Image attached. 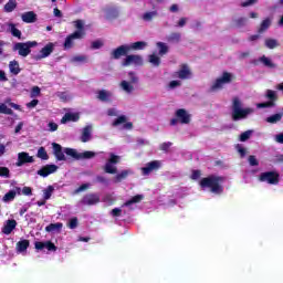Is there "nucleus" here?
Returning a JSON list of instances; mask_svg holds the SVG:
<instances>
[{"instance_id":"24","label":"nucleus","mask_w":283,"mask_h":283,"mask_svg":"<svg viewBox=\"0 0 283 283\" xmlns=\"http://www.w3.org/2000/svg\"><path fill=\"white\" fill-rule=\"evenodd\" d=\"M21 18L24 23H36V13L34 11L24 12Z\"/></svg>"},{"instance_id":"42","label":"nucleus","mask_w":283,"mask_h":283,"mask_svg":"<svg viewBox=\"0 0 283 283\" xmlns=\"http://www.w3.org/2000/svg\"><path fill=\"white\" fill-rule=\"evenodd\" d=\"M9 29L12 36H15V39H21V30L17 29L14 23H9Z\"/></svg>"},{"instance_id":"44","label":"nucleus","mask_w":283,"mask_h":283,"mask_svg":"<svg viewBox=\"0 0 283 283\" xmlns=\"http://www.w3.org/2000/svg\"><path fill=\"white\" fill-rule=\"evenodd\" d=\"M158 17V11H149L143 14V21H154Z\"/></svg>"},{"instance_id":"20","label":"nucleus","mask_w":283,"mask_h":283,"mask_svg":"<svg viewBox=\"0 0 283 283\" xmlns=\"http://www.w3.org/2000/svg\"><path fill=\"white\" fill-rule=\"evenodd\" d=\"M28 163H34V157L30 156V154L22 151L18 154L17 167H23V165Z\"/></svg>"},{"instance_id":"7","label":"nucleus","mask_w":283,"mask_h":283,"mask_svg":"<svg viewBox=\"0 0 283 283\" xmlns=\"http://www.w3.org/2000/svg\"><path fill=\"white\" fill-rule=\"evenodd\" d=\"M259 180L260 182H266L268 185H280V172L275 170L261 172Z\"/></svg>"},{"instance_id":"3","label":"nucleus","mask_w":283,"mask_h":283,"mask_svg":"<svg viewBox=\"0 0 283 283\" xmlns=\"http://www.w3.org/2000/svg\"><path fill=\"white\" fill-rule=\"evenodd\" d=\"M251 114H253V108H242V101L240 97H233L231 118L234 123L238 120H244V118H249V115Z\"/></svg>"},{"instance_id":"57","label":"nucleus","mask_w":283,"mask_h":283,"mask_svg":"<svg viewBox=\"0 0 283 283\" xmlns=\"http://www.w3.org/2000/svg\"><path fill=\"white\" fill-rule=\"evenodd\" d=\"M122 213H123V210L120 208H114L111 211V216H113V218H120Z\"/></svg>"},{"instance_id":"64","label":"nucleus","mask_w":283,"mask_h":283,"mask_svg":"<svg viewBox=\"0 0 283 283\" xmlns=\"http://www.w3.org/2000/svg\"><path fill=\"white\" fill-rule=\"evenodd\" d=\"M98 98L99 101H107V91H99Z\"/></svg>"},{"instance_id":"6","label":"nucleus","mask_w":283,"mask_h":283,"mask_svg":"<svg viewBox=\"0 0 283 283\" xmlns=\"http://www.w3.org/2000/svg\"><path fill=\"white\" fill-rule=\"evenodd\" d=\"M233 81V74L224 71L220 77H218L210 87V92L222 90L224 85H229Z\"/></svg>"},{"instance_id":"54","label":"nucleus","mask_w":283,"mask_h":283,"mask_svg":"<svg viewBox=\"0 0 283 283\" xmlns=\"http://www.w3.org/2000/svg\"><path fill=\"white\" fill-rule=\"evenodd\" d=\"M73 63H85L87 61V56L85 55H76L72 59Z\"/></svg>"},{"instance_id":"22","label":"nucleus","mask_w":283,"mask_h":283,"mask_svg":"<svg viewBox=\"0 0 283 283\" xmlns=\"http://www.w3.org/2000/svg\"><path fill=\"white\" fill-rule=\"evenodd\" d=\"M15 229H17V220L9 219L7 220V223L2 228V233H4V235H10V233H12V231Z\"/></svg>"},{"instance_id":"62","label":"nucleus","mask_w":283,"mask_h":283,"mask_svg":"<svg viewBox=\"0 0 283 283\" xmlns=\"http://www.w3.org/2000/svg\"><path fill=\"white\" fill-rule=\"evenodd\" d=\"M200 176H202V172L200 170H193L191 174V179L198 180V178H200Z\"/></svg>"},{"instance_id":"17","label":"nucleus","mask_w":283,"mask_h":283,"mask_svg":"<svg viewBox=\"0 0 283 283\" xmlns=\"http://www.w3.org/2000/svg\"><path fill=\"white\" fill-rule=\"evenodd\" d=\"M158 169H160V161L153 160L142 168V174L143 176H149L151 171H158Z\"/></svg>"},{"instance_id":"55","label":"nucleus","mask_w":283,"mask_h":283,"mask_svg":"<svg viewBox=\"0 0 283 283\" xmlns=\"http://www.w3.org/2000/svg\"><path fill=\"white\" fill-rule=\"evenodd\" d=\"M171 142H167V143H163L159 146L160 151H165L167 154V151H169V148L171 147Z\"/></svg>"},{"instance_id":"50","label":"nucleus","mask_w":283,"mask_h":283,"mask_svg":"<svg viewBox=\"0 0 283 283\" xmlns=\"http://www.w3.org/2000/svg\"><path fill=\"white\" fill-rule=\"evenodd\" d=\"M0 178H10V168L1 166Z\"/></svg>"},{"instance_id":"21","label":"nucleus","mask_w":283,"mask_h":283,"mask_svg":"<svg viewBox=\"0 0 283 283\" xmlns=\"http://www.w3.org/2000/svg\"><path fill=\"white\" fill-rule=\"evenodd\" d=\"M81 120V115L78 113H66L62 119V125H65V123H78Z\"/></svg>"},{"instance_id":"26","label":"nucleus","mask_w":283,"mask_h":283,"mask_svg":"<svg viewBox=\"0 0 283 283\" xmlns=\"http://www.w3.org/2000/svg\"><path fill=\"white\" fill-rule=\"evenodd\" d=\"M271 18H265L258 29V34H264V32L271 28Z\"/></svg>"},{"instance_id":"59","label":"nucleus","mask_w":283,"mask_h":283,"mask_svg":"<svg viewBox=\"0 0 283 283\" xmlns=\"http://www.w3.org/2000/svg\"><path fill=\"white\" fill-rule=\"evenodd\" d=\"M41 94V88L39 86H33L31 90V98H34V96H39Z\"/></svg>"},{"instance_id":"53","label":"nucleus","mask_w":283,"mask_h":283,"mask_svg":"<svg viewBox=\"0 0 283 283\" xmlns=\"http://www.w3.org/2000/svg\"><path fill=\"white\" fill-rule=\"evenodd\" d=\"M78 227V218L74 217L69 221V229H76Z\"/></svg>"},{"instance_id":"1","label":"nucleus","mask_w":283,"mask_h":283,"mask_svg":"<svg viewBox=\"0 0 283 283\" xmlns=\"http://www.w3.org/2000/svg\"><path fill=\"white\" fill-rule=\"evenodd\" d=\"M120 163V156L114 155V153L109 154V158L107 160V174H116L113 178H111V182L113 185H118L123 182V180H127L128 176L132 175V171L129 169L122 170L118 172V168L114 165H118Z\"/></svg>"},{"instance_id":"33","label":"nucleus","mask_w":283,"mask_h":283,"mask_svg":"<svg viewBox=\"0 0 283 283\" xmlns=\"http://www.w3.org/2000/svg\"><path fill=\"white\" fill-rule=\"evenodd\" d=\"M265 98L269 103H275L277 101V93L273 90H266Z\"/></svg>"},{"instance_id":"8","label":"nucleus","mask_w":283,"mask_h":283,"mask_svg":"<svg viewBox=\"0 0 283 283\" xmlns=\"http://www.w3.org/2000/svg\"><path fill=\"white\" fill-rule=\"evenodd\" d=\"M129 65H143V56L136 54L126 55V57L122 61V66L129 67Z\"/></svg>"},{"instance_id":"52","label":"nucleus","mask_w":283,"mask_h":283,"mask_svg":"<svg viewBox=\"0 0 283 283\" xmlns=\"http://www.w3.org/2000/svg\"><path fill=\"white\" fill-rule=\"evenodd\" d=\"M248 163H249L250 167H258V165H260V161H258V158H255L254 155L249 156Z\"/></svg>"},{"instance_id":"9","label":"nucleus","mask_w":283,"mask_h":283,"mask_svg":"<svg viewBox=\"0 0 283 283\" xmlns=\"http://www.w3.org/2000/svg\"><path fill=\"white\" fill-rule=\"evenodd\" d=\"M174 78H180L181 81H187L188 78H191V69H189V65L181 64L179 70L176 71L172 74Z\"/></svg>"},{"instance_id":"12","label":"nucleus","mask_w":283,"mask_h":283,"mask_svg":"<svg viewBox=\"0 0 283 283\" xmlns=\"http://www.w3.org/2000/svg\"><path fill=\"white\" fill-rule=\"evenodd\" d=\"M81 39H83L81 32H73L69 34L63 43L64 50H72V48H74V41H81Z\"/></svg>"},{"instance_id":"29","label":"nucleus","mask_w":283,"mask_h":283,"mask_svg":"<svg viewBox=\"0 0 283 283\" xmlns=\"http://www.w3.org/2000/svg\"><path fill=\"white\" fill-rule=\"evenodd\" d=\"M9 70L14 76L21 73V67L19 66V62L17 60H13L9 63Z\"/></svg>"},{"instance_id":"63","label":"nucleus","mask_w":283,"mask_h":283,"mask_svg":"<svg viewBox=\"0 0 283 283\" xmlns=\"http://www.w3.org/2000/svg\"><path fill=\"white\" fill-rule=\"evenodd\" d=\"M22 193H23V196H32V188H30L28 186L23 187Z\"/></svg>"},{"instance_id":"38","label":"nucleus","mask_w":283,"mask_h":283,"mask_svg":"<svg viewBox=\"0 0 283 283\" xmlns=\"http://www.w3.org/2000/svg\"><path fill=\"white\" fill-rule=\"evenodd\" d=\"M266 123H270L271 125H275V123H280L282 120V114L276 113L272 116L266 117Z\"/></svg>"},{"instance_id":"39","label":"nucleus","mask_w":283,"mask_h":283,"mask_svg":"<svg viewBox=\"0 0 283 283\" xmlns=\"http://www.w3.org/2000/svg\"><path fill=\"white\" fill-rule=\"evenodd\" d=\"M157 48H159V56H165L169 52V46L165 42H157Z\"/></svg>"},{"instance_id":"23","label":"nucleus","mask_w":283,"mask_h":283,"mask_svg":"<svg viewBox=\"0 0 283 283\" xmlns=\"http://www.w3.org/2000/svg\"><path fill=\"white\" fill-rule=\"evenodd\" d=\"M248 21H249V19H247L244 17L233 18L231 21L230 28H244V25H247Z\"/></svg>"},{"instance_id":"49","label":"nucleus","mask_w":283,"mask_h":283,"mask_svg":"<svg viewBox=\"0 0 283 283\" xmlns=\"http://www.w3.org/2000/svg\"><path fill=\"white\" fill-rule=\"evenodd\" d=\"M256 107H258L259 109H266V108H269V107H275V103L268 101V102H263V103L256 104Z\"/></svg>"},{"instance_id":"5","label":"nucleus","mask_w":283,"mask_h":283,"mask_svg":"<svg viewBox=\"0 0 283 283\" xmlns=\"http://www.w3.org/2000/svg\"><path fill=\"white\" fill-rule=\"evenodd\" d=\"M64 154L73 158L74 160H90L96 156V153L92 150H85L84 153H78L73 148H64Z\"/></svg>"},{"instance_id":"61","label":"nucleus","mask_w":283,"mask_h":283,"mask_svg":"<svg viewBox=\"0 0 283 283\" xmlns=\"http://www.w3.org/2000/svg\"><path fill=\"white\" fill-rule=\"evenodd\" d=\"M130 83H138V76H136V73L129 72L128 73Z\"/></svg>"},{"instance_id":"58","label":"nucleus","mask_w":283,"mask_h":283,"mask_svg":"<svg viewBox=\"0 0 283 283\" xmlns=\"http://www.w3.org/2000/svg\"><path fill=\"white\" fill-rule=\"evenodd\" d=\"M259 0H245L241 3V8H249V6H255Z\"/></svg>"},{"instance_id":"18","label":"nucleus","mask_w":283,"mask_h":283,"mask_svg":"<svg viewBox=\"0 0 283 283\" xmlns=\"http://www.w3.org/2000/svg\"><path fill=\"white\" fill-rule=\"evenodd\" d=\"M34 248L36 251H43V249H46L48 251H56V247L52 241H35Z\"/></svg>"},{"instance_id":"56","label":"nucleus","mask_w":283,"mask_h":283,"mask_svg":"<svg viewBox=\"0 0 283 283\" xmlns=\"http://www.w3.org/2000/svg\"><path fill=\"white\" fill-rule=\"evenodd\" d=\"M107 179H105V177L103 176H97L95 177V179L93 180L94 185H105Z\"/></svg>"},{"instance_id":"60","label":"nucleus","mask_w":283,"mask_h":283,"mask_svg":"<svg viewBox=\"0 0 283 283\" xmlns=\"http://www.w3.org/2000/svg\"><path fill=\"white\" fill-rule=\"evenodd\" d=\"M90 189V184H83L77 189H75L74 193H81L82 191H86Z\"/></svg>"},{"instance_id":"37","label":"nucleus","mask_w":283,"mask_h":283,"mask_svg":"<svg viewBox=\"0 0 283 283\" xmlns=\"http://www.w3.org/2000/svg\"><path fill=\"white\" fill-rule=\"evenodd\" d=\"M120 87L124 92H126V94H132V92H134V85H132L129 82L127 81H122L120 82Z\"/></svg>"},{"instance_id":"46","label":"nucleus","mask_w":283,"mask_h":283,"mask_svg":"<svg viewBox=\"0 0 283 283\" xmlns=\"http://www.w3.org/2000/svg\"><path fill=\"white\" fill-rule=\"evenodd\" d=\"M14 198H17V191L10 190L3 196V202H11Z\"/></svg>"},{"instance_id":"36","label":"nucleus","mask_w":283,"mask_h":283,"mask_svg":"<svg viewBox=\"0 0 283 283\" xmlns=\"http://www.w3.org/2000/svg\"><path fill=\"white\" fill-rule=\"evenodd\" d=\"M17 10V0H9L4 4V12H14Z\"/></svg>"},{"instance_id":"30","label":"nucleus","mask_w":283,"mask_h":283,"mask_svg":"<svg viewBox=\"0 0 283 283\" xmlns=\"http://www.w3.org/2000/svg\"><path fill=\"white\" fill-rule=\"evenodd\" d=\"M260 63L264 65V67H270V70H275L277 65L271 61V59L266 57V55H263L259 59Z\"/></svg>"},{"instance_id":"11","label":"nucleus","mask_w":283,"mask_h":283,"mask_svg":"<svg viewBox=\"0 0 283 283\" xmlns=\"http://www.w3.org/2000/svg\"><path fill=\"white\" fill-rule=\"evenodd\" d=\"M132 52V48H129V44H123L116 49H114L111 53L112 59H115L116 61L120 59L122 56H127Z\"/></svg>"},{"instance_id":"35","label":"nucleus","mask_w":283,"mask_h":283,"mask_svg":"<svg viewBox=\"0 0 283 283\" xmlns=\"http://www.w3.org/2000/svg\"><path fill=\"white\" fill-rule=\"evenodd\" d=\"M265 48H268V50H275V48L280 46V43H277V40L275 39H265Z\"/></svg>"},{"instance_id":"14","label":"nucleus","mask_w":283,"mask_h":283,"mask_svg":"<svg viewBox=\"0 0 283 283\" xmlns=\"http://www.w3.org/2000/svg\"><path fill=\"white\" fill-rule=\"evenodd\" d=\"M98 202H101V197H98V195L96 193H87L81 200V205H84L87 207L98 205Z\"/></svg>"},{"instance_id":"34","label":"nucleus","mask_w":283,"mask_h":283,"mask_svg":"<svg viewBox=\"0 0 283 283\" xmlns=\"http://www.w3.org/2000/svg\"><path fill=\"white\" fill-rule=\"evenodd\" d=\"M166 39L168 43H180L181 34L178 32H172Z\"/></svg>"},{"instance_id":"47","label":"nucleus","mask_w":283,"mask_h":283,"mask_svg":"<svg viewBox=\"0 0 283 283\" xmlns=\"http://www.w3.org/2000/svg\"><path fill=\"white\" fill-rule=\"evenodd\" d=\"M149 63H151V65H155V67H158L160 66V59L158 57V55L151 54L149 55Z\"/></svg>"},{"instance_id":"40","label":"nucleus","mask_w":283,"mask_h":283,"mask_svg":"<svg viewBox=\"0 0 283 283\" xmlns=\"http://www.w3.org/2000/svg\"><path fill=\"white\" fill-rule=\"evenodd\" d=\"M0 114H7V116H13L14 111L12 108H9L6 103H0Z\"/></svg>"},{"instance_id":"51","label":"nucleus","mask_w":283,"mask_h":283,"mask_svg":"<svg viewBox=\"0 0 283 283\" xmlns=\"http://www.w3.org/2000/svg\"><path fill=\"white\" fill-rule=\"evenodd\" d=\"M251 130H245L240 135V142L241 143H247V140H249L251 138Z\"/></svg>"},{"instance_id":"48","label":"nucleus","mask_w":283,"mask_h":283,"mask_svg":"<svg viewBox=\"0 0 283 283\" xmlns=\"http://www.w3.org/2000/svg\"><path fill=\"white\" fill-rule=\"evenodd\" d=\"M52 193H54V186H48L44 190V200H50L52 198Z\"/></svg>"},{"instance_id":"19","label":"nucleus","mask_w":283,"mask_h":283,"mask_svg":"<svg viewBox=\"0 0 283 283\" xmlns=\"http://www.w3.org/2000/svg\"><path fill=\"white\" fill-rule=\"evenodd\" d=\"M52 147H53V155L55 156L56 160L59 161L67 160V158H65V150H63V146H61V144L52 143Z\"/></svg>"},{"instance_id":"27","label":"nucleus","mask_w":283,"mask_h":283,"mask_svg":"<svg viewBox=\"0 0 283 283\" xmlns=\"http://www.w3.org/2000/svg\"><path fill=\"white\" fill-rule=\"evenodd\" d=\"M74 28L76 29V31L74 32H80V34L82 35V39H85V24L83 23V20H75L73 22Z\"/></svg>"},{"instance_id":"25","label":"nucleus","mask_w":283,"mask_h":283,"mask_svg":"<svg viewBox=\"0 0 283 283\" xmlns=\"http://www.w3.org/2000/svg\"><path fill=\"white\" fill-rule=\"evenodd\" d=\"M90 140H92V126H86L83 128L81 142L90 143Z\"/></svg>"},{"instance_id":"45","label":"nucleus","mask_w":283,"mask_h":283,"mask_svg":"<svg viewBox=\"0 0 283 283\" xmlns=\"http://www.w3.org/2000/svg\"><path fill=\"white\" fill-rule=\"evenodd\" d=\"M38 158H41V160H50V155H48L45 147H40L38 149Z\"/></svg>"},{"instance_id":"43","label":"nucleus","mask_w":283,"mask_h":283,"mask_svg":"<svg viewBox=\"0 0 283 283\" xmlns=\"http://www.w3.org/2000/svg\"><path fill=\"white\" fill-rule=\"evenodd\" d=\"M120 12L118 11V8L116 7H109L108 8V19H118Z\"/></svg>"},{"instance_id":"31","label":"nucleus","mask_w":283,"mask_h":283,"mask_svg":"<svg viewBox=\"0 0 283 283\" xmlns=\"http://www.w3.org/2000/svg\"><path fill=\"white\" fill-rule=\"evenodd\" d=\"M29 247L30 240L23 239L17 243V251H19V253H23V251H28Z\"/></svg>"},{"instance_id":"16","label":"nucleus","mask_w":283,"mask_h":283,"mask_svg":"<svg viewBox=\"0 0 283 283\" xmlns=\"http://www.w3.org/2000/svg\"><path fill=\"white\" fill-rule=\"evenodd\" d=\"M118 125H123L124 129H134V123L127 122V116L125 115L118 116L112 124L113 127H118Z\"/></svg>"},{"instance_id":"32","label":"nucleus","mask_w":283,"mask_h":283,"mask_svg":"<svg viewBox=\"0 0 283 283\" xmlns=\"http://www.w3.org/2000/svg\"><path fill=\"white\" fill-rule=\"evenodd\" d=\"M144 198L145 197L143 195H136L132 199L127 200L124 203V207H132V205H138V202H142Z\"/></svg>"},{"instance_id":"4","label":"nucleus","mask_w":283,"mask_h":283,"mask_svg":"<svg viewBox=\"0 0 283 283\" xmlns=\"http://www.w3.org/2000/svg\"><path fill=\"white\" fill-rule=\"evenodd\" d=\"M39 45L36 41H28V42H17L13 45V52H18L19 56H29L32 52V48H36Z\"/></svg>"},{"instance_id":"13","label":"nucleus","mask_w":283,"mask_h":283,"mask_svg":"<svg viewBox=\"0 0 283 283\" xmlns=\"http://www.w3.org/2000/svg\"><path fill=\"white\" fill-rule=\"evenodd\" d=\"M175 116L181 125H189L191 123V115L185 108L177 109Z\"/></svg>"},{"instance_id":"10","label":"nucleus","mask_w":283,"mask_h":283,"mask_svg":"<svg viewBox=\"0 0 283 283\" xmlns=\"http://www.w3.org/2000/svg\"><path fill=\"white\" fill-rule=\"evenodd\" d=\"M54 48H56V45L52 42H49L40 50V53L34 56V60L43 61V59H48V56H50L52 52H54Z\"/></svg>"},{"instance_id":"28","label":"nucleus","mask_w":283,"mask_h":283,"mask_svg":"<svg viewBox=\"0 0 283 283\" xmlns=\"http://www.w3.org/2000/svg\"><path fill=\"white\" fill-rule=\"evenodd\" d=\"M61 229H63L62 222L50 223L49 226L45 227L46 233H54L56 231H61Z\"/></svg>"},{"instance_id":"41","label":"nucleus","mask_w":283,"mask_h":283,"mask_svg":"<svg viewBox=\"0 0 283 283\" xmlns=\"http://www.w3.org/2000/svg\"><path fill=\"white\" fill-rule=\"evenodd\" d=\"M130 50H145L147 48V42L145 41H137L129 45Z\"/></svg>"},{"instance_id":"2","label":"nucleus","mask_w":283,"mask_h":283,"mask_svg":"<svg viewBox=\"0 0 283 283\" xmlns=\"http://www.w3.org/2000/svg\"><path fill=\"white\" fill-rule=\"evenodd\" d=\"M222 182H224V177L210 175L208 177L201 178L199 186L201 189H210L211 193L220 195L224 191Z\"/></svg>"},{"instance_id":"15","label":"nucleus","mask_w":283,"mask_h":283,"mask_svg":"<svg viewBox=\"0 0 283 283\" xmlns=\"http://www.w3.org/2000/svg\"><path fill=\"white\" fill-rule=\"evenodd\" d=\"M59 170V166L54 164H48L44 167H42L40 170H38V176H41L42 178H48L51 174H55V171Z\"/></svg>"}]
</instances>
